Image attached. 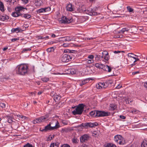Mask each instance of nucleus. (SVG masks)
I'll list each match as a JSON object with an SVG mask.
<instances>
[{"mask_svg": "<svg viewBox=\"0 0 147 147\" xmlns=\"http://www.w3.org/2000/svg\"><path fill=\"white\" fill-rule=\"evenodd\" d=\"M61 98V96L57 95H56L55 96H54L53 99L55 102H56V100H59Z\"/></svg>", "mask_w": 147, "mask_h": 147, "instance_id": "nucleus-35", "label": "nucleus"}, {"mask_svg": "<svg viewBox=\"0 0 147 147\" xmlns=\"http://www.w3.org/2000/svg\"><path fill=\"white\" fill-rule=\"evenodd\" d=\"M94 57V56L93 55H89L88 57V58L90 59H93Z\"/></svg>", "mask_w": 147, "mask_h": 147, "instance_id": "nucleus-47", "label": "nucleus"}, {"mask_svg": "<svg viewBox=\"0 0 147 147\" xmlns=\"http://www.w3.org/2000/svg\"><path fill=\"white\" fill-rule=\"evenodd\" d=\"M70 72H71V74H74L76 73V71H75V70L74 71L73 70H71Z\"/></svg>", "mask_w": 147, "mask_h": 147, "instance_id": "nucleus-57", "label": "nucleus"}, {"mask_svg": "<svg viewBox=\"0 0 147 147\" xmlns=\"http://www.w3.org/2000/svg\"><path fill=\"white\" fill-rule=\"evenodd\" d=\"M61 61L63 62H67L71 61L70 58H69L68 54H65L63 55L61 58Z\"/></svg>", "mask_w": 147, "mask_h": 147, "instance_id": "nucleus-11", "label": "nucleus"}, {"mask_svg": "<svg viewBox=\"0 0 147 147\" xmlns=\"http://www.w3.org/2000/svg\"><path fill=\"white\" fill-rule=\"evenodd\" d=\"M103 69L106 71H108L109 72H110L111 71V68L107 65H104Z\"/></svg>", "mask_w": 147, "mask_h": 147, "instance_id": "nucleus-21", "label": "nucleus"}, {"mask_svg": "<svg viewBox=\"0 0 147 147\" xmlns=\"http://www.w3.org/2000/svg\"><path fill=\"white\" fill-rule=\"evenodd\" d=\"M73 143H76L77 142V139L75 138H73L72 140Z\"/></svg>", "mask_w": 147, "mask_h": 147, "instance_id": "nucleus-48", "label": "nucleus"}, {"mask_svg": "<svg viewBox=\"0 0 147 147\" xmlns=\"http://www.w3.org/2000/svg\"><path fill=\"white\" fill-rule=\"evenodd\" d=\"M41 122V120H40V117L36 119L35 120H34L33 121V123L34 124H36Z\"/></svg>", "mask_w": 147, "mask_h": 147, "instance_id": "nucleus-32", "label": "nucleus"}, {"mask_svg": "<svg viewBox=\"0 0 147 147\" xmlns=\"http://www.w3.org/2000/svg\"><path fill=\"white\" fill-rule=\"evenodd\" d=\"M89 138V136L88 134H85L83 135L80 138V141L82 143L86 142L88 140Z\"/></svg>", "mask_w": 147, "mask_h": 147, "instance_id": "nucleus-10", "label": "nucleus"}, {"mask_svg": "<svg viewBox=\"0 0 147 147\" xmlns=\"http://www.w3.org/2000/svg\"><path fill=\"white\" fill-rule=\"evenodd\" d=\"M25 8L21 6H19L16 7L15 9V10L16 11L20 12V11L22 10L23 9H24Z\"/></svg>", "mask_w": 147, "mask_h": 147, "instance_id": "nucleus-26", "label": "nucleus"}, {"mask_svg": "<svg viewBox=\"0 0 147 147\" xmlns=\"http://www.w3.org/2000/svg\"><path fill=\"white\" fill-rule=\"evenodd\" d=\"M103 55H105L104 59L105 60L108 61L109 59V56L108 55V53L106 51H104L102 53Z\"/></svg>", "mask_w": 147, "mask_h": 147, "instance_id": "nucleus-14", "label": "nucleus"}, {"mask_svg": "<svg viewBox=\"0 0 147 147\" xmlns=\"http://www.w3.org/2000/svg\"><path fill=\"white\" fill-rule=\"evenodd\" d=\"M56 43V42L55 41H51V42H49L48 43V44L49 45H51V44H52L53 43Z\"/></svg>", "mask_w": 147, "mask_h": 147, "instance_id": "nucleus-60", "label": "nucleus"}, {"mask_svg": "<svg viewBox=\"0 0 147 147\" xmlns=\"http://www.w3.org/2000/svg\"><path fill=\"white\" fill-rule=\"evenodd\" d=\"M59 143L58 142L55 143H54V145L55 147H59Z\"/></svg>", "mask_w": 147, "mask_h": 147, "instance_id": "nucleus-56", "label": "nucleus"}, {"mask_svg": "<svg viewBox=\"0 0 147 147\" xmlns=\"http://www.w3.org/2000/svg\"><path fill=\"white\" fill-rule=\"evenodd\" d=\"M84 7H83L81 9V11L84 12V13H86L90 16L97 15L98 13L96 12V9L94 8L92 9L91 7L88 8L87 9L86 8H84Z\"/></svg>", "mask_w": 147, "mask_h": 147, "instance_id": "nucleus-2", "label": "nucleus"}, {"mask_svg": "<svg viewBox=\"0 0 147 147\" xmlns=\"http://www.w3.org/2000/svg\"><path fill=\"white\" fill-rule=\"evenodd\" d=\"M55 49V47H52L48 48L47 51L48 52H51L53 51Z\"/></svg>", "mask_w": 147, "mask_h": 147, "instance_id": "nucleus-34", "label": "nucleus"}, {"mask_svg": "<svg viewBox=\"0 0 147 147\" xmlns=\"http://www.w3.org/2000/svg\"><path fill=\"white\" fill-rule=\"evenodd\" d=\"M72 21V19L70 18H67L65 16L63 17L61 22L62 23L64 24H69L71 23Z\"/></svg>", "mask_w": 147, "mask_h": 147, "instance_id": "nucleus-9", "label": "nucleus"}, {"mask_svg": "<svg viewBox=\"0 0 147 147\" xmlns=\"http://www.w3.org/2000/svg\"><path fill=\"white\" fill-rule=\"evenodd\" d=\"M137 112V111L136 110H133V111H131V112L132 113H133L136 114Z\"/></svg>", "mask_w": 147, "mask_h": 147, "instance_id": "nucleus-61", "label": "nucleus"}, {"mask_svg": "<svg viewBox=\"0 0 147 147\" xmlns=\"http://www.w3.org/2000/svg\"><path fill=\"white\" fill-rule=\"evenodd\" d=\"M16 71L18 74L22 76L26 75L28 71V66L24 64H20L17 66Z\"/></svg>", "mask_w": 147, "mask_h": 147, "instance_id": "nucleus-1", "label": "nucleus"}, {"mask_svg": "<svg viewBox=\"0 0 147 147\" xmlns=\"http://www.w3.org/2000/svg\"><path fill=\"white\" fill-rule=\"evenodd\" d=\"M104 65H103L102 64H100V68H101V69H103Z\"/></svg>", "mask_w": 147, "mask_h": 147, "instance_id": "nucleus-58", "label": "nucleus"}, {"mask_svg": "<svg viewBox=\"0 0 147 147\" xmlns=\"http://www.w3.org/2000/svg\"><path fill=\"white\" fill-rule=\"evenodd\" d=\"M117 106L115 104H111L110 105L109 110H114L117 108Z\"/></svg>", "mask_w": 147, "mask_h": 147, "instance_id": "nucleus-19", "label": "nucleus"}, {"mask_svg": "<svg viewBox=\"0 0 147 147\" xmlns=\"http://www.w3.org/2000/svg\"><path fill=\"white\" fill-rule=\"evenodd\" d=\"M121 87H122L121 85L119 84L117 86L116 88L117 89H119Z\"/></svg>", "mask_w": 147, "mask_h": 147, "instance_id": "nucleus-63", "label": "nucleus"}, {"mask_svg": "<svg viewBox=\"0 0 147 147\" xmlns=\"http://www.w3.org/2000/svg\"><path fill=\"white\" fill-rule=\"evenodd\" d=\"M67 10L69 11H74V9L71 4L69 3L66 6Z\"/></svg>", "mask_w": 147, "mask_h": 147, "instance_id": "nucleus-15", "label": "nucleus"}, {"mask_svg": "<svg viewBox=\"0 0 147 147\" xmlns=\"http://www.w3.org/2000/svg\"><path fill=\"white\" fill-rule=\"evenodd\" d=\"M141 147H147V141L144 140L141 144Z\"/></svg>", "mask_w": 147, "mask_h": 147, "instance_id": "nucleus-29", "label": "nucleus"}, {"mask_svg": "<svg viewBox=\"0 0 147 147\" xmlns=\"http://www.w3.org/2000/svg\"><path fill=\"white\" fill-rule=\"evenodd\" d=\"M42 1L40 0H36L34 4L36 6H39L41 5Z\"/></svg>", "mask_w": 147, "mask_h": 147, "instance_id": "nucleus-28", "label": "nucleus"}, {"mask_svg": "<svg viewBox=\"0 0 147 147\" xmlns=\"http://www.w3.org/2000/svg\"><path fill=\"white\" fill-rule=\"evenodd\" d=\"M49 115H46L44 116H42L40 117V120H41V122L45 121L49 117Z\"/></svg>", "mask_w": 147, "mask_h": 147, "instance_id": "nucleus-20", "label": "nucleus"}, {"mask_svg": "<svg viewBox=\"0 0 147 147\" xmlns=\"http://www.w3.org/2000/svg\"><path fill=\"white\" fill-rule=\"evenodd\" d=\"M98 125V123L97 122L92 123L91 122L82 123L79 127H82L86 129H87L89 127L92 128L95 127Z\"/></svg>", "mask_w": 147, "mask_h": 147, "instance_id": "nucleus-5", "label": "nucleus"}, {"mask_svg": "<svg viewBox=\"0 0 147 147\" xmlns=\"http://www.w3.org/2000/svg\"><path fill=\"white\" fill-rule=\"evenodd\" d=\"M9 19V16L6 15H4L3 16H0V20L1 21H4Z\"/></svg>", "mask_w": 147, "mask_h": 147, "instance_id": "nucleus-18", "label": "nucleus"}, {"mask_svg": "<svg viewBox=\"0 0 147 147\" xmlns=\"http://www.w3.org/2000/svg\"><path fill=\"white\" fill-rule=\"evenodd\" d=\"M61 147H70V146L67 144L62 145Z\"/></svg>", "mask_w": 147, "mask_h": 147, "instance_id": "nucleus-49", "label": "nucleus"}, {"mask_svg": "<svg viewBox=\"0 0 147 147\" xmlns=\"http://www.w3.org/2000/svg\"><path fill=\"white\" fill-rule=\"evenodd\" d=\"M12 16L14 17H17L19 16H21L22 15V13L20 12H12L11 14Z\"/></svg>", "mask_w": 147, "mask_h": 147, "instance_id": "nucleus-17", "label": "nucleus"}, {"mask_svg": "<svg viewBox=\"0 0 147 147\" xmlns=\"http://www.w3.org/2000/svg\"><path fill=\"white\" fill-rule=\"evenodd\" d=\"M31 50V49L29 48H25L23 49H22V51L21 52L22 53H26L28 51H30Z\"/></svg>", "mask_w": 147, "mask_h": 147, "instance_id": "nucleus-38", "label": "nucleus"}, {"mask_svg": "<svg viewBox=\"0 0 147 147\" xmlns=\"http://www.w3.org/2000/svg\"><path fill=\"white\" fill-rule=\"evenodd\" d=\"M96 113H97V111H92L90 112V115L92 117H97L96 116Z\"/></svg>", "mask_w": 147, "mask_h": 147, "instance_id": "nucleus-27", "label": "nucleus"}, {"mask_svg": "<svg viewBox=\"0 0 147 147\" xmlns=\"http://www.w3.org/2000/svg\"><path fill=\"white\" fill-rule=\"evenodd\" d=\"M0 10L2 12H3L5 11L3 4L1 1H0Z\"/></svg>", "mask_w": 147, "mask_h": 147, "instance_id": "nucleus-25", "label": "nucleus"}, {"mask_svg": "<svg viewBox=\"0 0 147 147\" xmlns=\"http://www.w3.org/2000/svg\"><path fill=\"white\" fill-rule=\"evenodd\" d=\"M110 113L104 111H97L96 116L97 117L107 116L110 115Z\"/></svg>", "mask_w": 147, "mask_h": 147, "instance_id": "nucleus-8", "label": "nucleus"}, {"mask_svg": "<svg viewBox=\"0 0 147 147\" xmlns=\"http://www.w3.org/2000/svg\"><path fill=\"white\" fill-rule=\"evenodd\" d=\"M129 30L127 28H123L122 30H121L119 31L118 32V33H123L125 31H128Z\"/></svg>", "mask_w": 147, "mask_h": 147, "instance_id": "nucleus-30", "label": "nucleus"}, {"mask_svg": "<svg viewBox=\"0 0 147 147\" xmlns=\"http://www.w3.org/2000/svg\"><path fill=\"white\" fill-rule=\"evenodd\" d=\"M127 56L128 57L135 59V57L134 56H136V55L132 53H129L127 55Z\"/></svg>", "mask_w": 147, "mask_h": 147, "instance_id": "nucleus-37", "label": "nucleus"}, {"mask_svg": "<svg viewBox=\"0 0 147 147\" xmlns=\"http://www.w3.org/2000/svg\"><path fill=\"white\" fill-rule=\"evenodd\" d=\"M53 122L55 123V126H51V124L52 123V122H50L48 125L45 127V131H47L48 130L51 131L54 129H56L60 127L59 123L58 121H54Z\"/></svg>", "mask_w": 147, "mask_h": 147, "instance_id": "nucleus-4", "label": "nucleus"}, {"mask_svg": "<svg viewBox=\"0 0 147 147\" xmlns=\"http://www.w3.org/2000/svg\"><path fill=\"white\" fill-rule=\"evenodd\" d=\"M50 95L52 97H54V96L55 95V92L54 91L51 92L50 94Z\"/></svg>", "mask_w": 147, "mask_h": 147, "instance_id": "nucleus-51", "label": "nucleus"}, {"mask_svg": "<svg viewBox=\"0 0 147 147\" xmlns=\"http://www.w3.org/2000/svg\"><path fill=\"white\" fill-rule=\"evenodd\" d=\"M95 59L96 61H99L101 58V56L99 55H96L95 56Z\"/></svg>", "mask_w": 147, "mask_h": 147, "instance_id": "nucleus-39", "label": "nucleus"}, {"mask_svg": "<svg viewBox=\"0 0 147 147\" xmlns=\"http://www.w3.org/2000/svg\"><path fill=\"white\" fill-rule=\"evenodd\" d=\"M51 10V8L50 7H47L44 8H42L38 9L36 10V12L38 13H40L44 12H46L49 11Z\"/></svg>", "mask_w": 147, "mask_h": 147, "instance_id": "nucleus-12", "label": "nucleus"}, {"mask_svg": "<svg viewBox=\"0 0 147 147\" xmlns=\"http://www.w3.org/2000/svg\"><path fill=\"white\" fill-rule=\"evenodd\" d=\"M100 64L99 63H96L95 64V66L96 67L98 68H100Z\"/></svg>", "mask_w": 147, "mask_h": 147, "instance_id": "nucleus-52", "label": "nucleus"}, {"mask_svg": "<svg viewBox=\"0 0 147 147\" xmlns=\"http://www.w3.org/2000/svg\"><path fill=\"white\" fill-rule=\"evenodd\" d=\"M90 80H91V78H89L82 80L80 82L79 85L80 86H82L83 85L88 82Z\"/></svg>", "mask_w": 147, "mask_h": 147, "instance_id": "nucleus-13", "label": "nucleus"}, {"mask_svg": "<svg viewBox=\"0 0 147 147\" xmlns=\"http://www.w3.org/2000/svg\"><path fill=\"white\" fill-rule=\"evenodd\" d=\"M114 140L116 142L120 145L124 144L125 143L123 138L120 135H117L115 136Z\"/></svg>", "mask_w": 147, "mask_h": 147, "instance_id": "nucleus-6", "label": "nucleus"}, {"mask_svg": "<svg viewBox=\"0 0 147 147\" xmlns=\"http://www.w3.org/2000/svg\"><path fill=\"white\" fill-rule=\"evenodd\" d=\"M127 9L128 11L129 12H133L134 11V9L132 8L130 6H128L127 7Z\"/></svg>", "mask_w": 147, "mask_h": 147, "instance_id": "nucleus-40", "label": "nucleus"}, {"mask_svg": "<svg viewBox=\"0 0 147 147\" xmlns=\"http://www.w3.org/2000/svg\"><path fill=\"white\" fill-rule=\"evenodd\" d=\"M106 147H116V146L113 143H109L107 144Z\"/></svg>", "mask_w": 147, "mask_h": 147, "instance_id": "nucleus-36", "label": "nucleus"}, {"mask_svg": "<svg viewBox=\"0 0 147 147\" xmlns=\"http://www.w3.org/2000/svg\"><path fill=\"white\" fill-rule=\"evenodd\" d=\"M84 105L83 104H80L78 105L77 107L72 112L74 115H81L84 111Z\"/></svg>", "mask_w": 147, "mask_h": 147, "instance_id": "nucleus-3", "label": "nucleus"}, {"mask_svg": "<svg viewBox=\"0 0 147 147\" xmlns=\"http://www.w3.org/2000/svg\"><path fill=\"white\" fill-rule=\"evenodd\" d=\"M6 118L8 122L9 123H11L12 122V117L9 116H7L5 117Z\"/></svg>", "mask_w": 147, "mask_h": 147, "instance_id": "nucleus-33", "label": "nucleus"}, {"mask_svg": "<svg viewBox=\"0 0 147 147\" xmlns=\"http://www.w3.org/2000/svg\"><path fill=\"white\" fill-rule=\"evenodd\" d=\"M94 38H92V37H91V38H84V40H92V39H94Z\"/></svg>", "mask_w": 147, "mask_h": 147, "instance_id": "nucleus-50", "label": "nucleus"}, {"mask_svg": "<svg viewBox=\"0 0 147 147\" xmlns=\"http://www.w3.org/2000/svg\"><path fill=\"white\" fill-rule=\"evenodd\" d=\"M66 52L70 53L68 56L71 61L74 60L77 56V51L75 50H68Z\"/></svg>", "mask_w": 147, "mask_h": 147, "instance_id": "nucleus-7", "label": "nucleus"}, {"mask_svg": "<svg viewBox=\"0 0 147 147\" xmlns=\"http://www.w3.org/2000/svg\"><path fill=\"white\" fill-rule=\"evenodd\" d=\"M22 1L25 4L27 3L29 1L28 0H22Z\"/></svg>", "mask_w": 147, "mask_h": 147, "instance_id": "nucleus-54", "label": "nucleus"}, {"mask_svg": "<svg viewBox=\"0 0 147 147\" xmlns=\"http://www.w3.org/2000/svg\"><path fill=\"white\" fill-rule=\"evenodd\" d=\"M139 73H140L139 71H135V72H133L132 73V74L133 75H135L136 74H139Z\"/></svg>", "mask_w": 147, "mask_h": 147, "instance_id": "nucleus-59", "label": "nucleus"}, {"mask_svg": "<svg viewBox=\"0 0 147 147\" xmlns=\"http://www.w3.org/2000/svg\"><path fill=\"white\" fill-rule=\"evenodd\" d=\"M19 39L18 38H13V39H12L11 40V41L12 42H14V41H16V40H18Z\"/></svg>", "mask_w": 147, "mask_h": 147, "instance_id": "nucleus-55", "label": "nucleus"}, {"mask_svg": "<svg viewBox=\"0 0 147 147\" xmlns=\"http://www.w3.org/2000/svg\"><path fill=\"white\" fill-rule=\"evenodd\" d=\"M101 84L102 85L101 87L102 88H106L108 86V84L107 82H100Z\"/></svg>", "mask_w": 147, "mask_h": 147, "instance_id": "nucleus-31", "label": "nucleus"}, {"mask_svg": "<svg viewBox=\"0 0 147 147\" xmlns=\"http://www.w3.org/2000/svg\"><path fill=\"white\" fill-rule=\"evenodd\" d=\"M50 147H55L54 143H51L50 146Z\"/></svg>", "mask_w": 147, "mask_h": 147, "instance_id": "nucleus-64", "label": "nucleus"}, {"mask_svg": "<svg viewBox=\"0 0 147 147\" xmlns=\"http://www.w3.org/2000/svg\"><path fill=\"white\" fill-rule=\"evenodd\" d=\"M71 131L70 129L69 128H62L61 131L62 133H67Z\"/></svg>", "mask_w": 147, "mask_h": 147, "instance_id": "nucleus-23", "label": "nucleus"}, {"mask_svg": "<svg viewBox=\"0 0 147 147\" xmlns=\"http://www.w3.org/2000/svg\"><path fill=\"white\" fill-rule=\"evenodd\" d=\"M73 40V37L70 36H66L63 38V40L64 41H69Z\"/></svg>", "mask_w": 147, "mask_h": 147, "instance_id": "nucleus-22", "label": "nucleus"}, {"mask_svg": "<svg viewBox=\"0 0 147 147\" xmlns=\"http://www.w3.org/2000/svg\"><path fill=\"white\" fill-rule=\"evenodd\" d=\"M45 38V37L43 36H40L39 37V38L40 39H44Z\"/></svg>", "mask_w": 147, "mask_h": 147, "instance_id": "nucleus-62", "label": "nucleus"}, {"mask_svg": "<svg viewBox=\"0 0 147 147\" xmlns=\"http://www.w3.org/2000/svg\"><path fill=\"white\" fill-rule=\"evenodd\" d=\"M119 117L120 118H121V119H125L126 118L123 115H120L119 116Z\"/></svg>", "mask_w": 147, "mask_h": 147, "instance_id": "nucleus-53", "label": "nucleus"}, {"mask_svg": "<svg viewBox=\"0 0 147 147\" xmlns=\"http://www.w3.org/2000/svg\"><path fill=\"white\" fill-rule=\"evenodd\" d=\"M49 80V78H48L45 77L41 78V80L44 82H46L48 81Z\"/></svg>", "mask_w": 147, "mask_h": 147, "instance_id": "nucleus-42", "label": "nucleus"}, {"mask_svg": "<svg viewBox=\"0 0 147 147\" xmlns=\"http://www.w3.org/2000/svg\"><path fill=\"white\" fill-rule=\"evenodd\" d=\"M0 107L2 109L5 108V105L4 103H0Z\"/></svg>", "mask_w": 147, "mask_h": 147, "instance_id": "nucleus-44", "label": "nucleus"}, {"mask_svg": "<svg viewBox=\"0 0 147 147\" xmlns=\"http://www.w3.org/2000/svg\"><path fill=\"white\" fill-rule=\"evenodd\" d=\"M101 85H102L101 84L100 82H99L96 85V87L98 89H102L101 86Z\"/></svg>", "mask_w": 147, "mask_h": 147, "instance_id": "nucleus-41", "label": "nucleus"}, {"mask_svg": "<svg viewBox=\"0 0 147 147\" xmlns=\"http://www.w3.org/2000/svg\"><path fill=\"white\" fill-rule=\"evenodd\" d=\"M86 61L88 63H92L94 62V60L93 59H87Z\"/></svg>", "mask_w": 147, "mask_h": 147, "instance_id": "nucleus-46", "label": "nucleus"}, {"mask_svg": "<svg viewBox=\"0 0 147 147\" xmlns=\"http://www.w3.org/2000/svg\"><path fill=\"white\" fill-rule=\"evenodd\" d=\"M21 16L22 17H24L26 19H28L31 17V15L27 13L24 14H22Z\"/></svg>", "mask_w": 147, "mask_h": 147, "instance_id": "nucleus-24", "label": "nucleus"}, {"mask_svg": "<svg viewBox=\"0 0 147 147\" xmlns=\"http://www.w3.org/2000/svg\"><path fill=\"white\" fill-rule=\"evenodd\" d=\"M130 100V98H127L125 99V101L126 102V104H129V101Z\"/></svg>", "mask_w": 147, "mask_h": 147, "instance_id": "nucleus-45", "label": "nucleus"}, {"mask_svg": "<svg viewBox=\"0 0 147 147\" xmlns=\"http://www.w3.org/2000/svg\"><path fill=\"white\" fill-rule=\"evenodd\" d=\"M23 31V30L21 29L19 27L16 28H13L11 30V31L12 33H14L15 32H22Z\"/></svg>", "mask_w": 147, "mask_h": 147, "instance_id": "nucleus-16", "label": "nucleus"}, {"mask_svg": "<svg viewBox=\"0 0 147 147\" xmlns=\"http://www.w3.org/2000/svg\"><path fill=\"white\" fill-rule=\"evenodd\" d=\"M23 147H33L32 145L31 144H30L29 143H27V144H25Z\"/></svg>", "mask_w": 147, "mask_h": 147, "instance_id": "nucleus-43", "label": "nucleus"}]
</instances>
